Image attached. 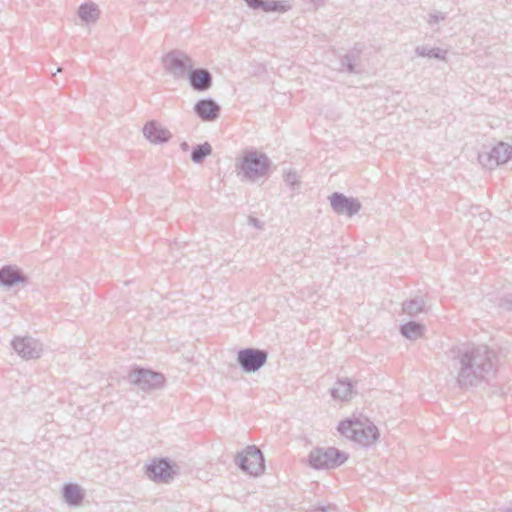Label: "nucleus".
Instances as JSON below:
<instances>
[{
    "label": "nucleus",
    "instance_id": "f257e3e1",
    "mask_svg": "<svg viewBox=\"0 0 512 512\" xmlns=\"http://www.w3.org/2000/svg\"><path fill=\"white\" fill-rule=\"evenodd\" d=\"M448 368L461 389L477 387L495 375L496 353L487 345L460 344L446 352Z\"/></svg>",
    "mask_w": 512,
    "mask_h": 512
},
{
    "label": "nucleus",
    "instance_id": "f03ea898",
    "mask_svg": "<svg viewBox=\"0 0 512 512\" xmlns=\"http://www.w3.org/2000/svg\"><path fill=\"white\" fill-rule=\"evenodd\" d=\"M272 161L263 152L255 148H247L243 151L241 158L236 161V168L242 180L256 182L260 178L268 176Z\"/></svg>",
    "mask_w": 512,
    "mask_h": 512
},
{
    "label": "nucleus",
    "instance_id": "7ed1b4c3",
    "mask_svg": "<svg viewBox=\"0 0 512 512\" xmlns=\"http://www.w3.org/2000/svg\"><path fill=\"white\" fill-rule=\"evenodd\" d=\"M337 429L343 436L362 446L373 444L380 436L378 428L368 419L347 418L339 423Z\"/></svg>",
    "mask_w": 512,
    "mask_h": 512
},
{
    "label": "nucleus",
    "instance_id": "20e7f679",
    "mask_svg": "<svg viewBox=\"0 0 512 512\" xmlns=\"http://www.w3.org/2000/svg\"><path fill=\"white\" fill-rule=\"evenodd\" d=\"M348 454L334 447L314 448L308 456L309 465L314 469H332L342 465Z\"/></svg>",
    "mask_w": 512,
    "mask_h": 512
},
{
    "label": "nucleus",
    "instance_id": "39448f33",
    "mask_svg": "<svg viewBox=\"0 0 512 512\" xmlns=\"http://www.w3.org/2000/svg\"><path fill=\"white\" fill-rule=\"evenodd\" d=\"M238 467L250 475L258 476L264 469V456L255 445L248 446L245 452L238 453L235 457Z\"/></svg>",
    "mask_w": 512,
    "mask_h": 512
},
{
    "label": "nucleus",
    "instance_id": "423d86ee",
    "mask_svg": "<svg viewBox=\"0 0 512 512\" xmlns=\"http://www.w3.org/2000/svg\"><path fill=\"white\" fill-rule=\"evenodd\" d=\"M177 465L168 458L154 459L145 466L148 478L156 483H169L177 474Z\"/></svg>",
    "mask_w": 512,
    "mask_h": 512
},
{
    "label": "nucleus",
    "instance_id": "0eeeda50",
    "mask_svg": "<svg viewBox=\"0 0 512 512\" xmlns=\"http://www.w3.org/2000/svg\"><path fill=\"white\" fill-rule=\"evenodd\" d=\"M128 381L146 391L162 387L165 378L161 373L136 367L130 371Z\"/></svg>",
    "mask_w": 512,
    "mask_h": 512
},
{
    "label": "nucleus",
    "instance_id": "6e6552de",
    "mask_svg": "<svg viewBox=\"0 0 512 512\" xmlns=\"http://www.w3.org/2000/svg\"><path fill=\"white\" fill-rule=\"evenodd\" d=\"M268 353L257 348H243L237 353V363L245 373L258 371L267 361Z\"/></svg>",
    "mask_w": 512,
    "mask_h": 512
},
{
    "label": "nucleus",
    "instance_id": "1a4fd4ad",
    "mask_svg": "<svg viewBox=\"0 0 512 512\" xmlns=\"http://www.w3.org/2000/svg\"><path fill=\"white\" fill-rule=\"evenodd\" d=\"M165 70L174 78H183L192 68V59L179 50H173L163 58Z\"/></svg>",
    "mask_w": 512,
    "mask_h": 512
},
{
    "label": "nucleus",
    "instance_id": "9d476101",
    "mask_svg": "<svg viewBox=\"0 0 512 512\" xmlns=\"http://www.w3.org/2000/svg\"><path fill=\"white\" fill-rule=\"evenodd\" d=\"M512 158V146L499 142L489 152L479 153V162L486 168L493 169L508 162Z\"/></svg>",
    "mask_w": 512,
    "mask_h": 512
},
{
    "label": "nucleus",
    "instance_id": "9b49d317",
    "mask_svg": "<svg viewBox=\"0 0 512 512\" xmlns=\"http://www.w3.org/2000/svg\"><path fill=\"white\" fill-rule=\"evenodd\" d=\"M332 210L338 215L352 217L356 215L362 205L357 198L348 197L340 192H334L329 196Z\"/></svg>",
    "mask_w": 512,
    "mask_h": 512
},
{
    "label": "nucleus",
    "instance_id": "f8f14e48",
    "mask_svg": "<svg viewBox=\"0 0 512 512\" xmlns=\"http://www.w3.org/2000/svg\"><path fill=\"white\" fill-rule=\"evenodd\" d=\"M11 346L25 360L38 359L43 351V345L30 336L15 337L11 342Z\"/></svg>",
    "mask_w": 512,
    "mask_h": 512
},
{
    "label": "nucleus",
    "instance_id": "ddd939ff",
    "mask_svg": "<svg viewBox=\"0 0 512 512\" xmlns=\"http://www.w3.org/2000/svg\"><path fill=\"white\" fill-rule=\"evenodd\" d=\"M187 79L191 88L197 92H205L213 84V76L205 68H191L187 73Z\"/></svg>",
    "mask_w": 512,
    "mask_h": 512
},
{
    "label": "nucleus",
    "instance_id": "4468645a",
    "mask_svg": "<svg viewBox=\"0 0 512 512\" xmlns=\"http://www.w3.org/2000/svg\"><path fill=\"white\" fill-rule=\"evenodd\" d=\"M194 113L203 121H214L220 115V106L211 98L201 99L194 105Z\"/></svg>",
    "mask_w": 512,
    "mask_h": 512
},
{
    "label": "nucleus",
    "instance_id": "2eb2a0df",
    "mask_svg": "<svg viewBox=\"0 0 512 512\" xmlns=\"http://www.w3.org/2000/svg\"><path fill=\"white\" fill-rule=\"evenodd\" d=\"M27 281L28 277L17 266L6 265L0 268V286L11 288Z\"/></svg>",
    "mask_w": 512,
    "mask_h": 512
},
{
    "label": "nucleus",
    "instance_id": "dca6fc26",
    "mask_svg": "<svg viewBox=\"0 0 512 512\" xmlns=\"http://www.w3.org/2000/svg\"><path fill=\"white\" fill-rule=\"evenodd\" d=\"M251 9H261L264 12L284 13L291 9L287 0H244Z\"/></svg>",
    "mask_w": 512,
    "mask_h": 512
},
{
    "label": "nucleus",
    "instance_id": "f3484780",
    "mask_svg": "<svg viewBox=\"0 0 512 512\" xmlns=\"http://www.w3.org/2000/svg\"><path fill=\"white\" fill-rule=\"evenodd\" d=\"M64 501L69 506H79L84 499V492L77 484L67 483L62 488Z\"/></svg>",
    "mask_w": 512,
    "mask_h": 512
},
{
    "label": "nucleus",
    "instance_id": "a211bd4d",
    "mask_svg": "<svg viewBox=\"0 0 512 512\" xmlns=\"http://www.w3.org/2000/svg\"><path fill=\"white\" fill-rule=\"evenodd\" d=\"M353 394V384L349 379L338 380L331 389L332 397L341 401L349 400Z\"/></svg>",
    "mask_w": 512,
    "mask_h": 512
},
{
    "label": "nucleus",
    "instance_id": "6ab92c4d",
    "mask_svg": "<svg viewBox=\"0 0 512 512\" xmlns=\"http://www.w3.org/2000/svg\"><path fill=\"white\" fill-rule=\"evenodd\" d=\"M425 305L426 302L424 298L422 296H417L404 301L402 304V311L408 316L414 317L425 310Z\"/></svg>",
    "mask_w": 512,
    "mask_h": 512
},
{
    "label": "nucleus",
    "instance_id": "aec40b11",
    "mask_svg": "<svg viewBox=\"0 0 512 512\" xmlns=\"http://www.w3.org/2000/svg\"><path fill=\"white\" fill-rule=\"evenodd\" d=\"M100 11L95 3L81 4L78 9L79 18L86 23H94L99 18Z\"/></svg>",
    "mask_w": 512,
    "mask_h": 512
},
{
    "label": "nucleus",
    "instance_id": "412c9836",
    "mask_svg": "<svg viewBox=\"0 0 512 512\" xmlns=\"http://www.w3.org/2000/svg\"><path fill=\"white\" fill-rule=\"evenodd\" d=\"M424 330L425 327L416 321H409L400 326V333L409 340H416L420 338L423 335Z\"/></svg>",
    "mask_w": 512,
    "mask_h": 512
},
{
    "label": "nucleus",
    "instance_id": "4be33fe9",
    "mask_svg": "<svg viewBox=\"0 0 512 512\" xmlns=\"http://www.w3.org/2000/svg\"><path fill=\"white\" fill-rule=\"evenodd\" d=\"M415 53L419 57L434 58L439 60H446L447 50L439 47L429 48L427 46H417Z\"/></svg>",
    "mask_w": 512,
    "mask_h": 512
},
{
    "label": "nucleus",
    "instance_id": "5701e85b",
    "mask_svg": "<svg viewBox=\"0 0 512 512\" xmlns=\"http://www.w3.org/2000/svg\"><path fill=\"white\" fill-rule=\"evenodd\" d=\"M361 50L357 48H353L349 52H347L341 58V65L345 68L349 73H356V63L360 59Z\"/></svg>",
    "mask_w": 512,
    "mask_h": 512
},
{
    "label": "nucleus",
    "instance_id": "b1692460",
    "mask_svg": "<svg viewBox=\"0 0 512 512\" xmlns=\"http://www.w3.org/2000/svg\"><path fill=\"white\" fill-rule=\"evenodd\" d=\"M212 154V146L208 142L197 144L191 151V160L195 164L202 163L206 157Z\"/></svg>",
    "mask_w": 512,
    "mask_h": 512
},
{
    "label": "nucleus",
    "instance_id": "393cba45",
    "mask_svg": "<svg viewBox=\"0 0 512 512\" xmlns=\"http://www.w3.org/2000/svg\"><path fill=\"white\" fill-rule=\"evenodd\" d=\"M144 137L154 144H162L171 138L169 130H142Z\"/></svg>",
    "mask_w": 512,
    "mask_h": 512
},
{
    "label": "nucleus",
    "instance_id": "a878e982",
    "mask_svg": "<svg viewBox=\"0 0 512 512\" xmlns=\"http://www.w3.org/2000/svg\"><path fill=\"white\" fill-rule=\"evenodd\" d=\"M473 216L472 226L477 230L482 229V224L490 219L491 213L488 210H482L478 212V217L474 212H471Z\"/></svg>",
    "mask_w": 512,
    "mask_h": 512
},
{
    "label": "nucleus",
    "instance_id": "bb28decb",
    "mask_svg": "<svg viewBox=\"0 0 512 512\" xmlns=\"http://www.w3.org/2000/svg\"><path fill=\"white\" fill-rule=\"evenodd\" d=\"M284 182L290 186L293 190L299 186V176L296 171H287L283 176Z\"/></svg>",
    "mask_w": 512,
    "mask_h": 512
},
{
    "label": "nucleus",
    "instance_id": "cd10ccee",
    "mask_svg": "<svg viewBox=\"0 0 512 512\" xmlns=\"http://www.w3.org/2000/svg\"><path fill=\"white\" fill-rule=\"evenodd\" d=\"M500 306L505 307L508 310L512 309V296L502 297L500 299Z\"/></svg>",
    "mask_w": 512,
    "mask_h": 512
},
{
    "label": "nucleus",
    "instance_id": "c85d7f7f",
    "mask_svg": "<svg viewBox=\"0 0 512 512\" xmlns=\"http://www.w3.org/2000/svg\"><path fill=\"white\" fill-rule=\"evenodd\" d=\"M248 224H250L253 227L258 228V229L263 228V223L259 219L255 218L253 216L248 217Z\"/></svg>",
    "mask_w": 512,
    "mask_h": 512
},
{
    "label": "nucleus",
    "instance_id": "c756f323",
    "mask_svg": "<svg viewBox=\"0 0 512 512\" xmlns=\"http://www.w3.org/2000/svg\"><path fill=\"white\" fill-rule=\"evenodd\" d=\"M312 512H337L334 506H320L312 510Z\"/></svg>",
    "mask_w": 512,
    "mask_h": 512
},
{
    "label": "nucleus",
    "instance_id": "7c9ffc66",
    "mask_svg": "<svg viewBox=\"0 0 512 512\" xmlns=\"http://www.w3.org/2000/svg\"><path fill=\"white\" fill-rule=\"evenodd\" d=\"M142 128H163L162 125L156 120L147 121Z\"/></svg>",
    "mask_w": 512,
    "mask_h": 512
},
{
    "label": "nucleus",
    "instance_id": "2f4dec72",
    "mask_svg": "<svg viewBox=\"0 0 512 512\" xmlns=\"http://www.w3.org/2000/svg\"><path fill=\"white\" fill-rule=\"evenodd\" d=\"M431 18L433 19L434 22H438L440 20H444V15L439 13V14H436V15H432Z\"/></svg>",
    "mask_w": 512,
    "mask_h": 512
},
{
    "label": "nucleus",
    "instance_id": "473e14b6",
    "mask_svg": "<svg viewBox=\"0 0 512 512\" xmlns=\"http://www.w3.org/2000/svg\"><path fill=\"white\" fill-rule=\"evenodd\" d=\"M180 146L183 151H187L189 149V145L187 142H182Z\"/></svg>",
    "mask_w": 512,
    "mask_h": 512
},
{
    "label": "nucleus",
    "instance_id": "72a5a7b5",
    "mask_svg": "<svg viewBox=\"0 0 512 512\" xmlns=\"http://www.w3.org/2000/svg\"><path fill=\"white\" fill-rule=\"evenodd\" d=\"M62 71V68H57V72H61Z\"/></svg>",
    "mask_w": 512,
    "mask_h": 512
},
{
    "label": "nucleus",
    "instance_id": "f704fd0d",
    "mask_svg": "<svg viewBox=\"0 0 512 512\" xmlns=\"http://www.w3.org/2000/svg\"><path fill=\"white\" fill-rule=\"evenodd\" d=\"M507 512H512V510H508Z\"/></svg>",
    "mask_w": 512,
    "mask_h": 512
}]
</instances>
